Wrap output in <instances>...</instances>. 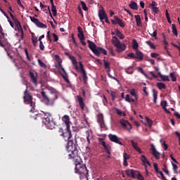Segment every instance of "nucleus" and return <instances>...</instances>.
Segmentation results:
<instances>
[{"label":"nucleus","instance_id":"nucleus-1","mask_svg":"<svg viewBox=\"0 0 180 180\" xmlns=\"http://www.w3.org/2000/svg\"><path fill=\"white\" fill-rule=\"evenodd\" d=\"M68 153V159L75 162V174L80 175L82 179H87L89 170L86 168L85 165L82 164L80 157L78 155L79 150H69Z\"/></svg>","mask_w":180,"mask_h":180},{"label":"nucleus","instance_id":"nucleus-2","mask_svg":"<svg viewBox=\"0 0 180 180\" xmlns=\"http://www.w3.org/2000/svg\"><path fill=\"white\" fill-rule=\"evenodd\" d=\"M70 126L69 128L65 127L67 131L64 132L63 128L58 129V133H60V136L63 137V139H68V142L67 143V151H78V144L77 143L76 139H72V133L70 130Z\"/></svg>","mask_w":180,"mask_h":180},{"label":"nucleus","instance_id":"nucleus-3","mask_svg":"<svg viewBox=\"0 0 180 180\" xmlns=\"http://www.w3.org/2000/svg\"><path fill=\"white\" fill-rule=\"evenodd\" d=\"M87 43L89 44V49H90L92 53H94L95 56H97V57H99L101 54H104V56H108V51L102 47L96 46V44L94 41L88 39Z\"/></svg>","mask_w":180,"mask_h":180},{"label":"nucleus","instance_id":"nucleus-4","mask_svg":"<svg viewBox=\"0 0 180 180\" xmlns=\"http://www.w3.org/2000/svg\"><path fill=\"white\" fill-rule=\"evenodd\" d=\"M41 117H43V122H44L45 124H46V127H48L49 129L53 130L55 129L56 124L51 117V114L45 113L43 114Z\"/></svg>","mask_w":180,"mask_h":180},{"label":"nucleus","instance_id":"nucleus-5","mask_svg":"<svg viewBox=\"0 0 180 180\" xmlns=\"http://www.w3.org/2000/svg\"><path fill=\"white\" fill-rule=\"evenodd\" d=\"M112 44L113 46H115V47H116V51L118 53H122V51H124V50H126V44H122L120 40H119V38H117L116 36L112 37Z\"/></svg>","mask_w":180,"mask_h":180},{"label":"nucleus","instance_id":"nucleus-6","mask_svg":"<svg viewBox=\"0 0 180 180\" xmlns=\"http://www.w3.org/2000/svg\"><path fill=\"white\" fill-rule=\"evenodd\" d=\"M41 95L44 98V99L46 101V105L49 106H53L54 102H56V99H58V96H57L55 94H52V97L49 98V96H47V95H46V92L44 91H42L41 92Z\"/></svg>","mask_w":180,"mask_h":180},{"label":"nucleus","instance_id":"nucleus-7","mask_svg":"<svg viewBox=\"0 0 180 180\" xmlns=\"http://www.w3.org/2000/svg\"><path fill=\"white\" fill-rule=\"evenodd\" d=\"M126 174L128 175V176H130L133 179H138V180H145L143 175L139 173L137 170L127 169Z\"/></svg>","mask_w":180,"mask_h":180},{"label":"nucleus","instance_id":"nucleus-8","mask_svg":"<svg viewBox=\"0 0 180 180\" xmlns=\"http://www.w3.org/2000/svg\"><path fill=\"white\" fill-rule=\"evenodd\" d=\"M129 94L133 96V98H130V95L127 94L124 99L127 102L131 103L133 102H136L137 99H139V96H137V92H136V89H131L129 91Z\"/></svg>","mask_w":180,"mask_h":180},{"label":"nucleus","instance_id":"nucleus-9","mask_svg":"<svg viewBox=\"0 0 180 180\" xmlns=\"http://www.w3.org/2000/svg\"><path fill=\"white\" fill-rule=\"evenodd\" d=\"M23 99L25 103L30 105L31 107H33V96H32L30 93L27 91V89L24 91Z\"/></svg>","mask_w":180,"mask_h":180},{"label":"nucleus","instance_id":"nucleus-10","mask_svg":"<svg viewBox=\"0 0 180 180\" xmlns=\"http://www.w3.org/2000/svg\"><path fill=\"white\" fill-rule=\"evenodd\" d=\"M108 138L110 139V141L113 142L116 144L123 146L122 142H121V139H120L117 135H113L112 134H110L108 136Z\"/></svg>","mask_w":180,"mask_h":180},{"label":"nucleus","instance_id":"nucleus-11","mask_svg":"<svg viewBox=\"0 0 180 180\" xmlns=\"http://www.w3.org/2000/svg\"><path fill=\"white\" fill-rule=\"evenodd\" d=\"M114 19L115 20H111L112 25H119L120 27H124V22H123V20H121L117 15L114 16Z\"/></svg>","mask_w":180,"mask_h":180},{"label":"nucleus","instance_id":"nucleus-12","mask_svg":"<svg viewBox=\"0 0 180 180\" xmlns=\"http://www.w3.org/2000/svg\"><path fill=\"white\" fill-rule=\"evenodd\" d=\"M65 55L67 56V57H69L70 60H71L72 63L75 66L76 70H79V68L78 65H77V59H75V57L70 53L68 52H65Z\"/></svg>","mask_w":180,"mask_h":180},{"label":"nucleus","instance_id":"nucleus-13","mask_svg":"<svg viewBox=\"0 0 180 180\" xmlns=\"http://www.w3.org/2000/svg\"><path fill=\"white\" fill-rule=\"evenodd\" d=\"M40 8L44 13H49L51 18L53 19V15H51V11H50V6H45L43 4V3L40 2Z\"/></svg>","mask_w":180,"mask_h":180},{"label":"nucleus","instance_id":"nucleus-14","mask_svg":"<svg viewBox=\"0 0 180 180\" xmlns=\"http://www.w3.org/2000/svg\"><path fill=\"white\" fill-rule=\"evenodd\" d=\"M62 121L65 122V127L69 129L70 127V117L68 115H63L62 117Z\"/></svg>","mask_w":180,"mask_h":180},{"label":"nucleus","instance_id":"nucleus-15","mask_svg":"<svg viewBox=\"0 0 180 180\" xmlns=\"http://www.w3.org/2000/svg\"><path fill=\"white\" fill-rule=\"evenodd\" d=\"M130 143H131V146L133 147L134 150H135L136 152H138L140 154H143V152L141 150L140 148L138 146V143H135L134 141H130Z\"/></svg>","mask_w":180,"mask_h":180},{"label":"nucleus","instance_id":"nucleus-16","mask_svg":"<svg viewBox=\"0 0 180 180\" xmlns=\"http://www.w3.org/2000/svg\"><path fill=\"white\" fill-rule=\"evenodd\" d=\"M77 101L82 110H85L86 107H85V103L84 102V98H82L81 96H78Z\"/></svg>","mask_w":180,"mask_h":180},{"label":"nucleus","instance_id":"nucleus-17","mask_svg":"<svg viewBox=\"0 0 180 180\" xmlns=\"http://www.w3.org/2000/svg\"><path fill=\"white\" fill-rule=\"evenodd\" d=\"M150 150L152 151V155L155 156V159L159 160V155L160 153H159V152L155 150V146L153 144L150 145Z\"/></svg>","mask_w":180,"mask_h":180},{"label":"nucleus","instance_id":"nucleus-18","mask_svg":"<svg viewBox=\"0 0 180 180\" xmlns=\"http://www.w3.org/2000/svg\"><path fill=\"white\" fill-rule=\"evenodd\" d=\"M140 160H141L143 166H145V167H146V165L151 166V164L150 163V162L148 160H147V158L144 155H141V157L140 158Z\"/></svg>","mask_w":180,"mask_h":180},{"label":"nucleus","instance_id":"nucleus-19","mask_svg":"<svg viewBox=\"0 0 180 180\" xmlns=\"http://www.w3.org/2000/svg\"><path fill=\"white\" fill-rule=\"evenodd\" d=\"M97 122L101 125V127L104 126V118L103 117V114L97 115Z\"/></svg>","mask_w":180,"mask_h":180},{"label":"nucleus","instance_id":"nucleus-20","mask_svg":"<svg viewBox=\"0 0 180 180\" xmlns=\"http://www.w3.org/2000/svg\"><path fill=\"white\" fill-rule=\"evenodd\" d=\"M77 30V37L79 39V40H85V36L84 35V32H82V29H81V27H78Z\"/></svg>","mask_w":180,"mask_h":180},{"label":"nucleus","instance_id":"nucleus-21","mask_svg":"<svg viewBox=\"0 0 180 180\" xmlns=\"http://www.w3.org/2000/svg\"><path fill=\"white\" fill-rule=\"evenodd\" d=\"M98 16L100 18V20H103L108 16V14L103 11V9L99 10Z\"/></svg>","mask_w":180,"mask_h":180},{"label":"nucleus","instance_id":"nucleus-22","mask_svg":"<svg viewBox=\"0 0 180 180\" xmlns=\"http://www.w3.org/2000/svg\"><path fill=\"white\" fill-rule=\"evenodd\" d=\"M136 56L135 58H137L138 60H143V57H144V54H143V52H141V51L140 50H136Z\"/></svg>","mask_w":180,"mask_h":180},{"label":"nucleus","instance_id":"nucleus-23","mask_svg":"<svg viewBox=\"0 0 180 180\" xmlns=\"http://www.w3.org/2000/svg\"><path fill=\"white\" fill-rule=\"evenodd\" d=\"M135 20L136 22V26L139 27H141L143 23L141 22V18H140L139 15H134Z\"/></svg>","mask_w":180,"mask_h":180},{"label":"nucleus","instance_id":"nucleus-24","mask_svg":"<svg viewBox=\"0 0 180 180\" xmlns=\"http://www.w3.org/2000/svg\"><path fill=\"white\" fill-rule=\"evenodd\" d=\"M30 77L34 85H37V77L34 76V73L33 72L30 71Z\"/></svg>","mask_w":180,"mask_h":180},{"label":"nucleus","instance_id":"nucleus-25","mask_svg":"<svg viewBox=\"0 0 180 180\" xmlns=\"http://www.w3.org/2000/svg\"><path fill=\"white\" fill-rule=\"evenodd\" d=\"M162 109L165 110V112L167 113H171L168 110H167V106H168V103H167V101H162L160 103Z\"/></svg>","mask_w":180,"mask_h":180},{"label":"nucleus","instance_id":"nucleus-26","mask_svg":"<svg viewBox=\"0 0 180 180\" xmlns=\"http://www.w3.org/2000/svg\"><path fill=\"white\" fill-rule=\"evenodd\" d=\"M31 36H32L31 40L32 41V44L34 47H36L37 46V38L36 36H34V33L33 32H31Z\"/></svg>","mask_w":180,"mask_h":180},{"label":"nucleus","instance_id":"nucleus-27","mask_svg":"<svg viewBox=\"0 0 180 180\" xmlns=\"http://www.w3.org/2000/svg\"><path fill=\"white\" fill-rule=\"evenodd\" d=\"M101 146L104 147V150H105L106 153H108V155H110V147L107 146L105 142L104 141H101Z\"/></svg>","mask_w":180,"mask_h":180},{"label":"nucleus","instance_id":"nucleus-28","mask_svg":"<svg viewBox=\"0 0 180 180\" xmlns=\"http://www.w3.org/2000/svg\"><path fill=\"white\" fill-rule=\"evenodd\" d=\"M129 6L131 9H134V11H138L139 10V6L137 5V3H136L134 1H131L129 4Z\"/></svg>","mask_w":180,"mask_h":180},{"label":"nucleus","instance_id":"nucleus-29","mask_svg":"<svg viewBox=\"0 0 180 180\" xmlns=\"http://www.w3.org/2000/svg\"><path fill=\"white\" fill-rule=\"evenodd\" d=\"M116 35L121 39V40H123L124 39V35L122 34V33L118 29L115 30Z\"/></svg>","mask_w":180,"mask_h":180},{"label":"nucleus","instance_id":"nucleus-30","mask_svg":"<svg viewBox=\"0 0 180 180\" xmlns=\"http://www.w3.org/2000/svg\"><path fill=\"white\" fill-rule=\"evenodd\" d=\"M158 75H159L160 78H161V79L163 81H169V77H168L167 75H163L161 74V72H158Z\"/></svg>","mask_w":180,"mask_h":180},{"label":"nucleus","instance_id":"nucleus-31","mask_svg":"<svg viewBox=\"0 0 180 180\" xmlns=\"http://www.w3.org/2000/svg\"><path fill=\"white\" fill-rule=\"evenodd\" d=\"M132 49L136 51L139 50V43H137L136 39L132 41Z\"/></svg>","mask_w":180,"mask_h":180},{"label":"nucleus","instance_id":"nucleus-32","mask_svg":"<svg viewBox=\"0 0 180 180\" xmlns=\"http://www.w3.org/2000/svg\"><path fill=\"white\" fill-rule=\"evenodd\" d=\"M36 26H37V27H40L41 29H46L47 27V25H46V24L41 22H39L38 20V22H37V24H35Z\"/></svg>","mask_w":180,"mask_h":180},{"label":"nucleus","instance_id":"nucleus-33","mask_svg":"<svg viewBox=\"0 0 180 180\" xmlns=\"http://www.w3.org/2000/svg\"><path fill=\"white\" fill-rule=\"evenodd\" d=\"M110 94L112 96V102H115V101H116V98H117V93H116V91H110Z\"/></svg>","mask_w":180,"mask_h":180},{"label":"nucleus","instance_id":"nucleus-34","mask_svg":"<svg viewBox=\"0 0 180 180\" xmlns=\"http://www.w3.org/2000/svg\"><path fill=\"white\" fill-rule=\"evenodd\" d=\"M156 86H158V88L159 89H167V86L165 85V84L162 83V82H158L157 83Z\"/></svg>","mask_w":180,"mask_h":180},{"label":"nucleus","instance_id":"nucleus-35","mask_svg":"<svg viewBox=\"0 0 180 180\" xmlns=\"http://www.w3.org/2000/svg\"><path fill=\"white\" fill-rule=\"evenodd\" d=\"M107 72H108V75L109 77V78H111L112 79H115V81H117V82H119V79H117V78L112 76V75H110V68H107Z\"/></svg>","mask_w":180,"mask_h":180},{"label":"nucleus","instance_id":"nucleus-36","mask_svg":"<svg viewBox=\"0 0 180 180\" xmlns=\"http://www.w3.org/2000/svg\"><path fill=\"white\" fill-rule=\"evenodd\" d=\"M172 30L173 34H174V36H178V31L176 30V26L175 24L172 25Z\"/></svg>","mask_w":180,"mask_h":180},{"label":"nucleus","instance_id":"nucleus-37","mask_svg":"<svg viewBox=\"0 0 180 180\" xmlns=\"http://www.w3.org/2000/svg\"><path fill=\"white\" fill-rule=\"evenodd\" d=\"M82 78H83L84 83L86 84V81L88 80V76H86V72L83 71L82 72Z\"/></svg>","mask_w":180,"mask_h":180},{"label":"nucleus","instance_id":"nucleus-38","mask_svg":"<svg viewBox=\"0 0 180 180\" xmlns=\"http://www.w3.org/2000/svg\"><path fill=\"white\" fill-rule=\"evenodd\" d=\"M37 62H38V63H39V65L40 67H41V68H47V65H45V63H43V61H41V60L38 59V60H37Z\"/></svg>","mask_w":180,"mask_h":180},{"label":"nucleus","instance_id":"nucleus-39","mask_svg":"<svg viewBox=\"0 0 180 180\" xmlns=\"http://www.w3.org/2000/svg\"><path fill=\"white\" fill-rule=\"evenodd\" d=\"M51 12L53 16H57V8L55 5L51 6Z\"/></svg>","mask_w":180,"mask_h":180},{"label":"nucleus","instance_id":"nucleus-40","mask_svg":"<svg viewBox=\"0 0 180 180\" xmlns=\"http://www.w3.org/2000/svg\"><path fill=\"white\" fill-rule=\"evenodd\" d=\"M62 77L68 84H70V79H68V75H67V72H65V75H62Z\"/></svg>","mask_w":180,"mask_h":180},{"label":"nucleus","instance_id":"nucleus-41","mask_svg":"<svg viewBox=\"0 0 180 180\" xmlns=\"http://www.w3.org/2000/svg\"><path fill=\"white\" fill-rule=\"evenodd\" d=\"M150 9L153 13H158L160 12V8L158 7L155 6V7H150Z\"/></svg>","mask_w":180,"mask_h":180},{"label":"nucleus","instance_id":"nucleus-42","mask_svg":"<svg viewBox=\"0 0 180 180\" xmlns=\"http://www.w3.org/2000/svg\"><path fill=\"white\" fill-rule=\"evenodd\" d=\"M172 165L174 174H178L179 172L177 171V169H179V167H177V165H175L174 163H172Z\"/></svg>","mask_w":180,"mask_h":180},{"label":"nucleus","instance_id":"nucleus-43","mask_svg":"<svg viewBox=\"0 0 180 180\" xmlns=\"http://www.w3.org/2000/svg\"><path fill=\"white\" fill-rule=\"evenodd\" d=\"M146 44H148V46H150V49H155V45H154L150 41H146Z\"/></svg>","mask_w":180,"mask_h":180},{"label":"nucleus","instance_id":"nucleus-44","mask_svg":"<svg viewBox=\"0 0 180 180\" xmlns=\"http://www.w3.org/2000/svg\"><path fill=\"white\" fill-rule=\"evenodd\" d=\"M170 78L172 79V81L173 82H175L176 81V76H175V74L174 72H170Z\"/></svg>","mask_w":180,"mask_h":180},{"label":"nucleus","instance_id":"nucleus-45","mask_svg":"<svg viewBox=\"0 0 180 180\" xmlns=\"http://www.w3.org/2000/svg\"><path fill=\"white\" fill-rule=\"evenodd\" d=\"M103 63H104V68H105V70L107 68H110V63L106 61V60H103Z\"/></svg>","mask_w":180,"mask_h":180},{"label":"nucleus","instance_id":"nucleus-46","mask_svg":"<svg viewBox=\"0 0 180 180\" xmlns=\"http://www.w3.org/2000/svg\"><path fill=\"white\" fill-rule=\"evenodd\" d=\"M162 172L166 174L167 176H170V174L169 173V170H167V166L164 165V168H162Z\"/></svg>","mask_w":180,"mask_h":180},{"label":"nucleus","instance_id":"nucleus-47","mask_svg":"<svg viewBox=\"0 0 180 180\" xmlns=\"http://www.w3.org/2000/svg\"><path fill=\"white\" fill-rule=\"evenodd\" d=\"M30 18L31 22H32L35 25H37V23L39 22V19H37V18H36L34 17L30 16Z\"/></svg>","mask_w":180,"mask_h":180},{"label":"nucleus","instance_id":"nucleus-48","mask_svg":"<svg viewBox=\"0 0 180 180\" xmlns=\"http://www.w3.org/2000/svg\"><path fill=\"white\" fill-rule=\"evenodd\" d=\"M155 173L159 174L162 176V180H167L165 176H164L163 172L159 170H155Z\"/></svg>","mask_w":180,"mask_h":180},{"label":"nucleus","instance_id":"nucleus-49","mask_svg":"<svg viewBox=\"0 0 180 180\" xmlns=\"http://www.w3.org/2000/svg\"><path fill=\"white\" fill-rule=\"evenodd\" d=\"M125 72H127V74H133V68L129 67L125 69Z\"/></svg>","mask_w":180,"mask_h":180},{"label":"nucleus","instance_id":"nucleus-50","mask_svg":"<svg viewBox=\"0 0 180 180\" xmlns=\"http://www.w3.org/2000/svg\"><path fill=\"white\" fill-rule=\"evenodd\" d=\"M81 5L83 11H88V7H86V4H85V2L81 1Z\"/></svg>","mask_w":180,"mask_h":180},{"label":"nucleus","instance_id":"nucleus-51","mask_svg":"<svg viewBox=\"0 0 180 180\" xmlns=\"http://www.w3.org/2000/svg\"><path fill=\"white\" fill-rule=\"evenodd\" d=\"M129 158H130L129 155H128L126 153H123V160H126L127 161V160H129Z\"/></svg>","mask_w":180,"mask_h":180},{"label":"nucleus","instance_id":"nucleus-52","mask_svg":"<svg viewBox=\"0 0 180 180\" xmlns=\"http://www.w3.org/2000/svg\"><path fill=\"white\" fill-rule=\"evenodd\" d=\"M58 65L59 68H60V70H62V71H63L64 74H65V69H64V68H63V65H61V60L58 61Z\"/></svg>","mask_w":180,"mask_h":180},{"label":"nucleus","instance_id":"nucleus-53","mask_svg":"<svg viewBox=\"0 0 180 180\" xmlns=\"http://www.w3.org/2000/svg\"><path fill=\"white\" fill-rule=\"evenodd\" d=\"M155 6H158V4L155 1H153L151 4H149V8H153Z\"/></svg>","mask_w":180,"mask_h":180},{"label":"nucleus","instance_id":"nucleus-54","mask_svg":"<svg viewBox=\"0 0 180 180\" xmlns=\"http://www.w3.org/2000/svg\"><path fill=\"white\" fill-rule=\"evenodd\" d=\"M120 123H121V124H122V126H123V127H126L127 124H128V122L124 120H120Z\"/></svg>","mask_w":180,"mask_h":180},{"label":"nucleus","instance_id":"nucleus-55","mask_svg":"<svg viewBox=\"0 0 180 180\" xmlns=\"http://www.w3.org/2000/svg\"><path fill=\"white\" fill-rule=\"evenodd\" d=\"M79 64L80 72H84V71H85V69H84V65L82 64V62H79Z\"/></svg>","mask_w":180,"mask_h":180},{"label":"nucleus","instance_id":"nucleus-56","mask_svg":"<svg viewBox=\"0 0 180 180\" xmlns=\"http://www.w3.org/2000/svg\"><path fill=\"white\" fill-rule=\"evenodd\" d=\"M146 122H147V124H148V127H151L153 124L152 120L146 117Z\"/></svg>","mask_w":180,"mask_h":180},{"label":"nucleus","instance_id":"nucleus-57","mask_svg":"<svg viewBox=\"0 0 180 180\" xmlns=\"http://www.w3.org/2000/svg\"><path fill=\"white\" fill-rule=\"evenodd\" d=\"M52 36L53 37V41H58V36L54 33H52Z\"/></svg>","mask_w":180,"mask_h":180},{"label":"nucleus","instance_id":"nucleus-58","mask_svg":"<svg viewBox=\"0 0 180 180\" xmlns=\"http://www.w3.org/2000/svg\"><path fill=\"white\" fill-rule=\"evenodd\" d=\"M39 49L42 51L44 50V45L43 44V41H40V42H39Z\"/></svg>","mask_w":180,"mask_h":180},{"label":"nucleus","instance_id":"nucleus-59","mask_svg":"<svg viewBox=\"0 0 180 180\" xmlns=\"http://www.w3.org/2000/svg\"><path fill=\"white\" fill-rule=\"evenodd\" d=\"M158 56H160V54H158L157 53H152L150 54V56L152 57V58H157V57H158Z\"/></svg>","mask_w":180,"mask_h":180},{"label":"nucleus","instance_id":"nucleus-60","mask_svg":"<svg viewBox=\"0 0 180 180\" xmlns=\"http://www.w3.org/2000/svg\"><path fill=\"white\" fill-rule=\"evenodd\" d=\"M20 32V37H21V40H23V39H25V36H24V33H23V29L20 28V30L19 31Z\"/></svg>","mask_w":180,"mask_h":180},{"label":"nucleus","instance_id":"nucleus-61","mask_svg":"<svg viewBox=\"0 0 180 180\" xmlns=\"http://www.w3.org/2000/svg\"><path fill=\"white\" fill-rule=\"evenodd\" d=\"M152 37H157V30H155V31H153V32L151 34V33H150L149 34Z\"/></svg>","mask_w":180,"mask_h":180},{"label":"nucleus","instance_id":"nucleus-62","mask_svg":"<svg viewBox=\"0 0 180 180\" xmlns=\"http://www.w3.org/2000/svg\"><path fill=\"white\" fill-rule=\"evenodd\" d=\"M103 104L106 106V103H108V98H106V96H103Z\"/></svg>","mask_w":180,"mask_h":180},{"label":"nucleus","instance_id":"nucleus-63","mask_svg":"<svg viewBox=\"0 0 180 180\" xmlns=\"http://www.w3.org/2000/svg\"><path fill=\"white\" fill-rule=\"evenodd\" d=\"M113 112H115L116 113H122V111H120V110H119V108H113Z\"/></svg>","mask_w":180,"mask_h":180},{"label":"nucleus","instance_id":"nucleus-64","mask_svg":"<svg viewBox=\"0 0 180 180\" xmlns=\"http://www.w3.org/2000/svg\"><path fill=\"white\" fill-rule=\"evenodd\" d=\"M174 135H176V136L179 137V141H180V134H179V131H174Z\"/></svg>","mask_w":180,"mask_h":180}]
</instances>
